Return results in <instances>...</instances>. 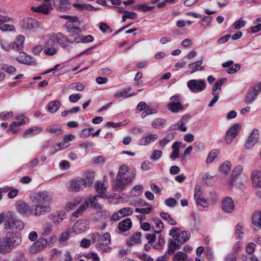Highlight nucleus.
<instances>
[{"instance_id": "obj_23", "label": "nucleus", "mask_w": 261, "mask_h": 261, "mask_svg": "<svg viewBox=\"0 0 261 261\" xmlns=\"http://www.w3.org/2000/svg\"><path fill=\"white\" fill-rule=\"evenodd\" d=\"M132 223L130 219L126 218L121 221L118 224L119 231L120 233H123L128 230L132 227Z\"/></svg>"}, {"instance_id": "obj_43", "label": "nucleus", "mask_w": 261, "mask_h": 261, "mask_svg": "<svg viewBox=\"0 0 261 261\" xmlns=\"http://www.w3.org/2000/svg\"><path fill=\"white\" fill-rule=\"evenodd\" d=\"M252 223L254 226L261 227V212L255 213L252 218Z\"/></svg>"}, {"instance_id": "obj_46", "label": "nucleus", "mask_w": 261, "mask_h": 261, "mask_svg": "<svg viewBox=\"0 0 261 261\" xmlns=\"http://www.w3.org/2000/svg\"><path fill=\"white\" fill-rule=\"evenodd\" d=\"M160 216L164 220L168 221V222L172 225H175L176 224V221L172 218L171 216L165 212H161L160 213Z\"/></svg>"}, {"instance_id": "obj_12", "label": "nucleus", "mask_w": 261, "mask_h": 261, "mask_svg": "<svg viewBox=\"0 0 261 261\" xmlns=\"http://www.w3.org/2000/svg\"><path fill=\"white\" fill-rule=\"evenodd\" d=\"M87 185V180L81 177L71 180L70 183V189L72 191L79 192L84 189Z\"/></svg>"}, {"instance_id": "obj_7", "label": "nucleus", "mask_w": 261, "mask_h": 261, "mask_svg": "<svg viewBox=\"0 0 261 261\" xmlns=\"http://www.w3.org/2000/svg\"><path fill=\"white\" fill-rule=\"evenodd\" d=\"M260 92L261 83L258 84L254 87L249 88L244 98L245 103L247 105H250L253 103Z\"/></svg>"}, {"instance_id": "obj_44", "label": "nucleus", "mask_w": 261, "mask_h": 261, "mask_svg": "<svg viewBox=\"0 0 261 261\" xmlns=\"http://www.w3.org/2000/svg\"><path fill=\"white\" fill-rule=\"evenodd\" d=\"M230 167L231 163L229 162H225L220 166V171L222 174H226L229 172Z\"/></svg>"}, {"instance_id": "obj_64", "label": "nucleus", "mask_w": 261, "mask_h": 261, "mask_svg": "<svg viewBox=\"0 0 261 261\" xmlns=\"http://www.w3.org/2000/svg\"><path fill=\"white\" fill-rule=\"evenodd\" d=\"M245 25V22L242 18L238 19L233 24V27L237 30H239L244 27Z\"/></svg>"}, {"instance_id": "obj_9", "label": "nucleus", "mask_w": 261, "mask_h": 261, "mask_svg": "<svg viewBox=\"0 0 261 261\" xmlns=\"http://www.w3.org/2000/svg\"><path fill=\"white\" fill-rule=\"evenodd\" d=\"M72 19L68 20L65 24V27L67 31L72 34L78 33L81 31L80 21L77 17H73Z\"/></svg>"}, {"instance_id": "obj_17", "label": "nucleus", "mask_w": 261, "mask_h": 261, "mask_svg": "<svg viewBox=\"0 0 261 261\" xmlns=\"http://www.w3.org/2000/svg\"><path fill=\"white\" fill-rule=\"evenodd\" d=\"M222 210L227 213H231L234 208L233 199L230 197L225 198L222 202Z\"/></svg>"}, {"instance_id": "obj_6", "label": "nucleus", "mask_w": 261, "mask_h": 261, "mask_svg": "<svg viewBox=\"0 0 261 261\" xmlns=\"http://www.w3.org/2000/svg\"><path fill=\"white\" fill-rule=\"evenodd\" d=\"M51 210V206L49 205H43L38 204L32 205H30L29 216L33 215L36 217H38L41 215H44L49 213Z\"/></svg>"}, {"instance_id": "obj_30", "label": "nucleus", "mask_w": 261, "mask_h": 261, "mask_svg": "<svg viewBox=\"0 0 261 261\" xmlns=\"http://www.w3.org/2000/svg\"><path fill=\"white\" fill-rule=\"evenodd\" d=\"M190 116L189 115H186L183 116L180 120L177 123L178 125V128L181 132H185L187 131V128L185 125L188 122V119L190 118Z\"/></svg>"}, {"instance_id": "obj_55", "label": "nucleus", "mask_w": 261, "mask_h": 261, "mask_svg": "<svg viewBox=\"0 0 261 261\" xmlns=\"http://www.w3.org/2000/svg\"><path fill=\"white\" fill-rule=\"evenodd\" d=\"M162 154L163 152L161 150H154L153 151L152 154L150 157V159L154 161H156L160 159Z\"/></svg>"}, {"instance_id": "obj_26", "label": "nucleus", "mask_w": 261, "mask_h": 261, "mask_svg": "<svg viewBox=\"0 0 261 261\" xmlns=\"http://www.w3.org/2000/svg\"><path fill=\"white\" fill-rule=\"evenodd\" d=\"M85 221L83 220L77 221L73 225V231L77 234L81 233L86 230Z\"/></svg>"}, {"instance_id": "obj_8", "label": "nucleus", "mask_w": 261, "mask_h": 261, "mask_svg": "<svg viewBox=\"0 0 261 261\" xmlns=\"http://www.w3.org/2000/svg\"><path fill=\"white\" fill-rule=\"evenodd\" d=\"M187 86L193 93H198L205 89L206 83L203 80H190L187 83Z\"/></svg>"}, {"instance_id": "obj_57", "label": "nucleus", "mask_w": 261, "mask_h": 261, "mask_svg": "<svg viewBox=\"0 0 261 261\" xmlns=\"http://www.w3.org/2000/svg\"><path fill=\"white\" fill-rule=\"evenodd\" d=\"M212 18L211 16H205L201 19V24L204 28L210 26L212 22Z\"/></svg>"}, {"instance_id": "obj_50", "label": "nucleus", "mask_w": 261, "mask_h": 261, "mask_svg": "<svg viewBox=\"0 0 261 261\" xmlns=\"http://www.w3.org/2000/svg\"><path fill=\"white\" fill-rule=\"evenodd\" d=\"M243 226L238 224L236 226V231H235V237L237 239H241L243 238L244 236V232L243 231Z\"/></svg>"}, {"instance_id": "obj_54", "label": "nucleus", "mask_w": 261, "mask_h": 261, "mask_svg": "<svg viewBox=\"0 0 261 261\" xmlns=\"http://www.w3.org/2000/svg\"><path fill=\"white\" fill-rule=\"evenodd\" d=\"M137 17V14L133 12L125 11L122 16V21L125 22L126 19H136Z\"/></svg>"}, {"instance_id": "obj_58", "label": "nucleus", "mask_w": 261, "mask_h": 261, "mask_svg": "<svg viewBox=\"0 0 261 261\" xmlns=\"http://www.w3.org/2000/svg\"><path fill=\"white\" fill-rule=\"evenodd\" d=\"M143 192V187L141 185H138L135 186L132 189V192L135 196H139Z\"/></svg>"}, {"instance_id": "obj_48", "label": "nucleus", "mask_w": 261, "mask_h": 261, "mask_svg": "<svg viewBox=\"0 0 261 261\" xmlns=\"http://www.w3.org/2000/svg\"><path fill=\"white\" fill-rule=\"evenodd\" d=\"M219 153V151L217 149H213L212 150L208 155L207 156V159H206V163H212L214 159L216 158L218 154Z\"/></svg>"}, {"instance_id": "obj_35", "label": "nucleus", "mask_w": 261, "mask_h": 261, "mask_svg": "<svg viewBox=\"0 0 261 261\" xmlns=\"http://www.w3.org/2000/svg\"><path fill=\"white\" fill-rule=\"evenodd\" d=\"M60 106V102L59 100H56L54 101H50L47 104V110L48 111L53 113L57 112Z\"/></svg>"}, {"instance_id": "obj_2", "label": "nucleus", "mask_w": 261, "mask_h": 261, "mask_svg": "<svg viewBox=\"0 0 261 261\" xmlns=\"http://www.w3.org/2000/svg\"><path fill=\"white\" fill-rule=\"evenodd\" d=\"M21 240V234L19 232L8 231L5 238L0 241V253H10L20 244Z\"/></svg>"}, {"instance_id": "obj_41", "label": "nucleus", "mask_w": 261, "mask_h": 261, "mask_svg": "<svg viewBox=\"0 0 261 261\" xmlns=\"http://www.w3.org/2000/svg\"><path fill=\"white\" fill-rule=\"evenodd\" d=\"M174 133H170L167 134L166 137L159 142L160 145L164 147L169 142L173 140Z\"/></svg>"}, {"instance_id": "obj_20", "label": "nucleus", "mask_w": 261, "mask_h": 261, "mask_svg": "<svg viewBox=\"0 0 261 261\" xmlns=\"http://www.w3.org/2000/svg\"><path fill=\"white\" fill-rule=\"evenodd\" d=\"M17 212L20 215L29 216V211H30V205L26 202L20 201L16 204Z\"/></svg>"}, {"instance_id": "obj_53", "label": "nucleus", "mask_w": 261, "mask_h": 261, "mask_svg": "<svg viewBox=\"0 0 261 261\" xmlns=\"http://www.w3.org/2000/svg\"><path fill=\"white\" fill-rule=\"evenodd\" d=\"M135 8L138 10L145 12L152 11L154 8V6H148L146 4H143L135 6Z\"/></svg>"}, {"instance_id": "obj_14", "label": "nucleus", "mask_w": 261, "mask_h": 261, "mask_svg": "<svg viewBox=\"0 0 261 261\" xmlns=\"http://www.w3.org/2000/svg\"><path fill=\"white\" fill-rule=\"evenodd\" d=\"M55 8L58 11L65 12L71 8L69 0H53Z\"/></svg>"}, {"instance_id": "obj_42", "label": "nucleus", "mask_w": 261, "mask_h": 261, "mask_svg": "<svg viewBox=\"0 0 261 261\" xmlns=\"http://www.w3.org/2000/svg\"><path fill=\"white\" fill-rule=\"evenodd\" d=\"M141 236V233L140 232H136L135 234L132 236L130 239L127 241V244L132 245L133 244L139 243L140 242Z\"/></svg>"}, {"instance_id": "obj_56", "label": "nucleus", "mask_w": 261, "mask_h": 261, "mask_svg": "<svg viewBox=\"0 0 261 261\" xmlns=\"http://www.w3.org/2000/svg\"><path fill=\"white\" fill-rule=\"evenodd\" d=\"M69 88L73 90L82 91L84 89V86L83 84L77 82L70 84Z\"/></svg>"}, {"instance_id": "obj_24", "label": "nucleus", "mask_w": 261, "mask_h": 261, "mask_svg": "<svg viewBox=\"0 0 261 261\" xmlns=\"http://www.w3.org/2000/svg\"><path fill=\"white\" fill-rule=\"evenodd\" d=\"M243 169V168L242 165H238L234 168L232 173L231 179L228 182L229 186H232L234 185V182L241 174Z\"/></svg>"}, {"instance_id": "obj_47", "label": "nucleus", "mask_w": 261, "mask_h": 261, "mask_svg": "<svg viewBox=\"0 0 261 261\" xmlns=\"http://www.w3.org/2000/svg\"><path fill=\"white\" fill-rule=\"evenodd\" d=\"M0 30L3 32L14 31L15 27L13 25L7 24V22H0Z\"/></svg>"}, {"instance_id": "obj_36", "label": "nucleus", "mask_w": 261, "mask_h": 261, "mask_svg": "<svg viewBox=\"0 0 261 261\" xmlns=\"http://www.w3.org/2000/svg\"><path fill=\"white\" fill-rule=\"evenodd\" d=\"M89 206V202L85 201L82 204L80 207L72 213V216L75 217H78L82 214L83 212L85 211Z\"/></svg>"}, {"instance_id": "obj_45", "label": "nucleus", "mask_w": 261, "mask_h": 261, "mask_svg": "<svg viewBox=\"0 0 261 261\" xmlns=\"http://www.w3.org/2000/svg\"><path fill=\"white\" fill-rule=\"evenodd\" d=\"M257 138L256 136H253L252 135H250L248 137V140L245 144V147L247 149H250L252 148L257 142Z\"/></svg>"}, {"instance_id": "obj_28", "label": "nucleus", "mask_w": 261, "mask_h": 261, "mask_svg": "<svg viewBox=\"0 0 261 261\" xmlns=\"http://www.w3.org/2000/svg\"><path fill=\"white\" fill-rule=\"evenodd\" d=\"M72 36L73 37V39H77L79 40V41L74 42V43H79L81 42L83 43H89L92 42L94 40L93 36L90 35L81 37L79 33H75L72 34Z\"/></svg>"}, {"instance_id": "obj_38", "label": "nucleus", "mask_w": 261, "mask_h": 261, "mask_svg": "<svg viewBox=\"0 0 261 261\" xmlns=\"http://www.w3.org/2000/svg\"><path fill=\"white\" fill-rule=\"evenodd\" d=\"M165 241L164 237L161 234H159L158 241L153 243L152 247L156 249H162L165 245Z\"/></svg>"}, {"instance_id": "obj_27", "label": "nucleus", "mask_w": 261, "mask_h": 261, "mask_svg": "<svg viewBox=\"0 0 261 261\" xmlns=\"http://www.w3.org/2000/svg\"><path fill=\"white\" fill-rule=\"evenodd\" d=\"M178 243L176 238L170 239L168 243V250L167 252L168 254H172L174 252L176 249H179L180 247H178Z\"/></svg>"}, {"instance_id": "obj_29", "label": "nucleus", "mask_w": 261, "mask_h": 261, "mask_svg": "<svg viewBox=\"0 0 261 261\" xmlns=\"http://www.w3.org/2000/svg\"><path fill=\"white\" fill-rule=\"evenodd\" d=\"M203 58H202L201 60L188 65V67L192 69L191 73H193L198 70H202L204 69L203 66H200L203 63Z\"/></svg>"}, {"instance_id": "obj_51", "label": "nucleus", "mask_w": 261, "mask_h": 261, "mask_svg": "<svg viewBox=\"0 0 261 261\" xmlns=\"http://www.w3.org/2000/svg\"><path fill=\"white\" fill-rule=\"evenodd\" d=\"M85 177L87 180V185L90 186L91 185L94 180L95 177V172L93 171H87L85 174Z\"/></svg>"}, {"instance_id": "obj_34", "label": "nucleus", "mask_w": 261, "mask_h": 261, "mask_svg": "<svg viewBox=\"0 0 261 261\" xmlns=\"http://www.w3.org/2000/svg\"><path fill=\"white\" fill-rule=\"evenodd\" d=\"M83 201L82 198L81 197H76L73 199L72 201L67 203L66 205V209L68 210H72L79 205Z\"/></svg>"}, {"instance_id": "obj_39", "label": "nucleus", "mask_w": 261, "mask_h": 261, "mask_svg": "<svg viewBox=\"0 0 261 261\" xmlns=\"http://www.w3.org/2000/svg\"><path fill=\"white\" fill-rule=\"evenodd\" d=\"M95 189L99 194L100 197H103V194L106 192L107 189L102 182L99 181L95 184Z\"/></svg>"}, {"instance_id": "obj_21", "label": "nucleus", "mask_w": 261, "mask_h": 261, "mask_svg": "<svg viewBox=\"0 0 261 261\" xmlns=\"http://www.w3.org/2000/svg\"><path fill=\"white\" fill-rule=\"evenodd\" d=\"M168 109L173 113L184 112L185 108L180 102H170L167 105Z\"/></svg>"}, {"instance_id": "obj_37", "label": "nucleus", "mask_w": 261, "mask_h": 261, "mask_svg": "<svg viewBox=\"0 0 261 261\" xmlns=\"http://www.w3.org/2000/svg\"><path fill=\"white\" fill-rule=\"evenodd\" d=\"M109 243L97 242L95 247L97 250L101 251L102 252H108L111 250V248L109 246Z\"/></svg>"}, {"instance_id": "obj_25", "label": "nucleus", "mask_w": 261, "mask_h": 261, "mask_svg": "<svg viewBox=\"0 0 261 261\" xmlns=\"http://www.w3.org/2000/svg\"><path fill=\"white\" fill-rule=\"evenodd\" d=\"M158 138L156 134H151L143 137L139 141V144L141 145H146L154 142Z\"/></svg>"}, {"instance_id": "obj_10", "label": "nucleus", "mask_w": 261, "mask_h": 261, "mask_svg": "<svg viewBox=\"0 0 261 261\" xmlns=\"http://www.w3.org/2000/svg\"><path fill=\"white\" fill-rule=\"evenodd\" d=\"M241 126L239 123L233 124L226 132L225 140L227 144H230L238 135L241 129Z\"/></svg>"}, {"instance_id": "obj_49", "label": "nucleus", "mask_w": 261, "mask_h": 261, "mask_svg": "<svg viewBox=\"0 0 261 261\" xmlns=\"http://www.w3.org/2000/svg\"><path fill=\"white\" fill-rule=\"evenodd\" d=\"M52 230V224L49 223H46L43 226L42 234L44 236H48L51 233Z\"/></svg>"}, {"instance_id": "obj_62", "label": "nucleus", "mask_w": 261, "mask_h": 261, "mask_svg": "<svg viewBox=\"0 0 261 261\" xmlns=\"http://www.w3.org/2000/svg\"><path fill=\"white\" fill-rule=\"evenodd\" d=\"M255 244L254 243L250 242L246 246V252L249 254H252L255 250Z\"/></svg>"}, {"instance_id": "obj_16", "label": "nucleus", "mask_w": 261, "mask_h": 261, "mask_svg": "<svg viewBox=\"0 0 261 261\" xmlns=\"http://www.w3.org/2000/svg\"><path fill=\"white\" fill-rule=\"evenodd\" d=\"M22 28L24 30H31L38 26V21L33 18H26L21 22Z\"/></svg>"}, {"instance_id": "obj_61", "label": "nucleus", "mask_w": 261, "mask_h": 261, "mask_svg": "<svg viewBox=\"0 0 261 261\" xmlns=\"http://www.w3.org/2000/svg\"><path fill=\"white\" fill-rule=\"evenodd\" d=\"M93 129L92 128H85L82 130V132L80 134V137L81 138H86L89 137L92 135V131Z\"/></svg>"}, {"instance_id": "obj_52", "label": "nucleus", "mask_w": 261, "mask_h": 261, "mask_svg": "<svg viewBox=\"0 0 261 261\" xmlns=\"http://www.w3.org/2000/svg\"><path fill=\"white\" fill-rule=\"evenodd\" d=\"M120 217H125L130 215L133 213V208L131 207H124L119 210Z\"/></svg>"}, {"instance_id": "obj_1", "label": "nucleus", "mask_w": 261, "mask_h": 261, "mask_svg": "<svg viewBox=\"0 0 261 261\" xmlns=\"http://www.w3.org/2000/svg\"><path fill=\"white\" fill-rule=\"evenodd\" d=\"M136 175V172L135 170L129 171L127 165L124 164L121 165L115 178L112 183L113 191L115 192L123 191L126 186L132 182Z\"/></svg>"}, {"instance_id": "obj_31", "label": "nucleus", "mask_w": 261, "mask_h": 261, "mask_svg": "<svg viewBox=\"0 0 261 261\" xmlns=\"http://www.w3.org/2000/svg\"><path fill=\"white\" fill-rule=\"evenodd\" d=\"M24 41V37L23 35H19L16 39L15 42L12 45L13 49H16L18 50H21L23 47Z\"/></svg>"}, {"instance_id": "obj_63", "label": "nucleus", "mask_w": 261, "mask_h": 261, "mask_svg": "<svg viewBox=\"0 0 261 261\" xmlns=\"http://www.w3.org/2000/svg\"><path fill=\"white\" fill-rule=\"evenodd\" d=\"M188 257L186 253H185L181 251L176 252L174 255V259L176 260H184L186 259Z\"/></svg>"}, {"instance_id": "obj_3", "label": "nucleus", "mask_w": 261, "mask_h": 261, "mask_svg": "<svg viewBox=\"0 0 261 261\" xmlns=\"http://www.w3.org/2000/svg\"><path fill=\"white\" fill-rule=\"evenodd\" d=\"M24 227V223L17 219L15 213L12 211L6 213V218L4 224V228L9 231L19 232Z\"/></svg>"}, {"instance_id": "obj_4", "label": "nucleus", "mask_w": 261, "mask_h": 261, "mask_svg": "<svg viewBox=\"0 0 261 261\" xmlns=\"http://www.w3.org/2000/svg\"><path fill=\"white\" fill-rule=\"evenodd\" d=\"M79 40L77 39H73L72 34L69 37H66L65 35L61 33L54 34L53 36H50V38L46 43L45 46L49 47L55 46L56 44H59L63 48L66 47L68 43H74V42H77Z\"/></svg>"}, {"instance_id": "obj_22", "label": "nucleus", "mask_w": 261, "mask_h": 261, "mask_svg": "<svg viewBox=\"0 0 261 261\" xmlns=\"http://www.w3.org/2000/svg\"><path fill=\"white\" fill-rule=\"evenodd\" d=\"M190 237L191 233L189 231H181L178 238H176L178 243V247H181L182 244L190 239Z\"/></svg>"}, {"instance_id": "obj_18", "label": "nucleus", "mask_w": 261, "mask_h": 261, "mask_svg": "<svg viewBox=\"0 0 261 261\" xmlns=\"http://www.w3.org/2000/svg\"><path fill=\"white\" fill-rule=\"evenodd\" d=\"M45 131L54 136H58L63 134L61 127L58 123L48 125L46 127Z\"/></svg>"}, {"instance_id": "obj_32", "label": "nucleus", "mask_w": 261, "mask_h": 261, "mask_svg": "<svg viewBox=\"0 0 261 261\" xmlns=\"http://www.w3.org/2000/svg\"><path fill=\"white\" fill-rule=\"evenodd\" d=\"M42 130V128L41 127L34 126L25 130L23 134V137L27 138L29 135L30 136L35 135L39 134Z\"/></svg>"}, {"instance_id": "obj_40", "label": "nucleus", "mask_w": 261, "mask_h": 261, "mask_svg": "<svg viewBox=\"0 0 261 261\" xmlns=\"http://www.w3.org/2000/svg\"><path fill=\"white\" fill-rule=\"evenodd\" d=\"M155 225L156 229L154 230V233H160L164 229V224L163 222L158 218H155L153 220Z\"/></svg>"}, {"instance_id": "obj_13", "label": "nucleus", "mask_w": 261, "mask_h": 261, "mask_svg": "<svg viewBox=\"0 0 261 261\" xmlns=\"http://www.w3.org/2000/svg\"><path fill=\"white\" fill-rule=\"evenodd\" d=\"M51 1V0H44L42 5L37 7H32L31 10L34 12L47 14L53 9Z\"/></svg>"}, {"instance_id": "obj_5", "label": "nucleus", "mask_w": 261, "mask_h": 261, "mask_svg": "<svg viewBox=\"0 0 261 261\" xmlns=\"http://www.w3.org/2000/svg\"><path fill=\"white\" fill-rule=\"evenodd\" d=\"M32 198L33 201L38 204H44L51 203L52 202V197L46 191H38L33 193Z\"/></svg>"}, {"instance_id": "obj_19", "label": "nucleus", "mask_w": 261, "mask_h": 261, "mask_svg": "<svg viewBox=\"0 0 261 261\" xmlns=\"http://www.w3.org/2000/svg\"><path fill=\"white\" fill-rule=\"evenodd\" d=\"M48 218L52 220L55 224L60 223L66 218V214L64 211L57 212L56 213L50 214Z\"/></svg>"}, {"instance_id": "obj_60", "label": "nucleus", "mask_w": 261, "mask_h": 261, "mask_svg": "<svg viewBox=\"0 0 261 261\" xmlns=\"http://www.w3.org/2000/svg\"><path fill=\"white\" fill-rule=\"evenodd\" d=\"M241 66L239 64H232L230 67L228 68L226 71L228 74H233L240 69Z\"/></svg>"}, {"instance_id": "obj_11", "label": "nucleus", "mask_w": 261, "mask_h": 261, "mask_svg": "<svg viewBox=\"0 0 261 261\" xmlns=\"http://www.w3.org/2000/svg\"><path fill=\"white\" fill-rule=\"evenodd\" d=\"M47 240L43 238H39L30 248V252L31 253H36L43 250L47 245Z\"/></svg>"}, {"instance_id": "obj_33", "label": "nucleus", "mask_w": 261, "mask_h": 261, "mask_svg": "<svg viewBox=\"0 0 261 261\" xmlns=\"http://www.w3.org/2000/svg\"><path fill=\"white\" fill-rule=\"evenodd\" d=\"M166 124L165 119L159 118L154 119L151 122V126L153 128L160 129L164 127Z\"/></svg>"}, {"instance_id": "obj_59", "label": "nucleus", "mask_w": 261, "mask_h": 261, "mask_svg": "<svg viewBox=\"0 0 261 261\" xmlns=\"http://www.w3.org/2000/svg\"><path fill=\"white\" fill-rule=\"evenodd\" d=\"M181 230L179 228L177 227H174L171 228L169 232V235L174 239L177 238L178 237V234L180 233Z\"/></svg>"}, {"instance_id": "obj_15", "label": "nucleus", "mask_w": 261, "mask_h": 261, "mask_svg": "<svg viewBox=\"0 0 261 261\" xmlns=\"http://www.w3.org/2000/svg\"><path fill=\"white\" fill-rule=\"evenodd\" d=\"M20 54V56L16 58V60L19 63L29 65H36L37 64V62L34 59L27 55L26 53L22 52Z\"/></svg>"}]
</instances>
